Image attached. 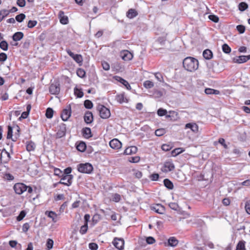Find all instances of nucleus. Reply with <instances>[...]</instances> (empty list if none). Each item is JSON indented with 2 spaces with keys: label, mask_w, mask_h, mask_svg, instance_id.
I'll return each instance as SVG.
<instances>
[{
  "label": "nucleus",
  "mask_w": 250,
  "mask_h": 250,
  "mask_svg": "<svg viewBox=\"0 0 250 250\" xmlns=\"http://www.w3.org/2000/svg\"><path fill=\"white\" fill-rule=\"evenodd\" d=\"M183 66L187 70L192 72L197 69L199 66L198 61L194 58L188 57L183 62Z\"/></svg>",
  "instance_id": "f257e3e1"
},
{
  "label": "nucleus",
  "mask_w": 250,
  "mask_h": 250,
  "mask_svg": "<svg viewBox=\"0 0 250 250\" xmlns=\"http://www.w3.org/2000/svg\"><path fill=\"white\" fill-rule=\"evenodd\" d=\"M14 189L15 192L19 195L21 194L25 191H27L29 193H31L33 191L32 187L21 183L15 184L14 186Z\"/></svg>",
  "instance_id": "f03ea898"
},
{
  "label": "nucleus",
  "mask_w": 250,
  "mask_h": 250,
  "mask_svg": "<svg viewBox=\"0 0 250 250\" xmlns=\"http://www.w3.org/2000/svg\"><path fill=\"white\" fill-rule=\"evenodd\" d=\"M77 169L80 172L89 174L92 171L93 167L88 163L80 164L77 166Z\"/></svg>",
  "instance_id": "7ed1b4c3"
},
{
  "label": "nucleus",
  "mask_w": 250,
  "mask_h": 250,
  "mask_svg": "<svg viewBox=\"0 0 250 250\" xmlns=\"http://www.w3.org/2000/svg\"><path fill=\"white\" fill-rule=\"evenodd\" d=\"M98 109L100 117L103 119H107L110 116V111L109 109L103 105H99Z\"/></svg>",
  "instance_id": "20e7f679"
},
{
  "label": "nucleus",
  "mask_w": 250,
  "mask_h": 250,
  "mask_svg": "<svg viewBox=\"0 0 250 250\" xmlns=\"http://www.w3.org/2000/svg\"><path fill=\"white\" fill-rule=\"evenodd\" d=\"M73 176L72 175H62V178L58 184H62L67 186H69L71 185L72 179Z\"/></svg>",
  "instance_id": "39448f33"
},
{
  "label": "nucleus",
  "mask_w": 250,
  "mask_h": 250,
  "mask_svg": "<svg viewBox=\"0 0 250 250\" xmlns=\"http://www.w3.org/2000/svg\"><path fill=\"white\" fill-rule=\"evenodd\" d=\"M66 134V125L63 124H61L58 128L57 132L56 134V138H61L65 135Z\"/></svg>",
  "instance_id": "423d86ee"
},
{
  "label": "nucleus",
  "mask_w": 250,
  "mask_h": 250,
  "mask_svg": "<svg viewBox=\"0 0 250 250\" xmlns=\"http://www.w3.org/2000/svg\"><path fill=\"white\" fill-rule=\"evenodd\" d=\"M175 168V166L171 161L166 162L161 168V170L165 173L172 171Z\"/></svg>",
  "instance_id": "0eeeda50"
},
{
  "label": "nucleus",
  "mask_w": 250,
  "mask_h": 250,
  "mask_svg": "<svg viewBox=\"0 0 250 250\" xmlns=\"http://www.w3.org/2000/svg\"><path fill=\"white\" fill-rule=\"evenodd\" d=\"M71 114V107L70 104L64 109L61 114V118L64 121H66L70 118Z\"/></svg>",
  "instance_id": "6e6552de"
},
{
  "label": "nucleus",
  "mask_w": 250,
  "mask_h": 250,
  "mask_svg": "<svg viewBox=\"0 0 250 250\" xmlns=\"http://www.w3.org/2000/svg\"><path fill=\"white\" fill-rule=\"evenodd\" d=\"M60 84L58 82L52 83L49 87V92L52 94L57 95L60 93Z\"/></svg>",
  "instance_id": "1a4fd4ad"
},
{
  "label": "nucleus",
  "mask_w": 250,
  "mask_h": 250,
  "mask_svg": "<svg viewBox=\"0 0 250 250\" xmlns=\"http://www.w3.org/2000/svg\"><path fill=\"white\" fill-rule=\"evenodd\" d=\"M113 245L119 250H122L124 246V240L122 238H115L112 242Z\"/></svg>",
  "instance_id": "9d476101"
},
{
  "label": "nucleus",
  "mask_w": 250,
  "mask_h": 250,
  "mask_svg": "<svg viewBox=\"0 0 250 250\" xmlns=\"http://www.w3.org/2000/svg\"><path fill=\"white\" fill-rule=\"evenodd\" d=\"M10 159L11 156L10 153L8 152L7 151H6L5 149L3 150L0 154V159L1 162L6 164L9 161Z\"/></svg>",
  "instance_id": "9b49d317"
},
{
  "label": "nucleus",
  "mask_w": 250,
  "mask_h": 250,
  "mask_svg": "<svg viewBox=\"0 0 250 250\" xmlns=\"http://www.w3.org/2000/svg\"><path fill=\"white\" fill-rule=\"evenodd\" d=\"M68 54L72 57L77 63H82L83 62V58L81 55L75 54L70 50H67Z\"/></svg>",
  "instance_id": "f8f14e48"
},
{
  "label": "nucleus",
  "mask_w": 250,
  "mask_h": 250,
  "mask_svg": "<svg viewBox=\"0 0 250 250\" xmlns=\"http://www.w3.org/2000/svg\"><path fill=\"white\" fill-rule=\"evenodd\" d=\"M109 146L113 149H118L122 147V143L117 139H114L110 141Z\"/></svg>",
  "instance_id": "ddd939ff"
},
{
  "label": "nucleus",
  "mask_w": 250,
  "mask_h": 250,
  "mask_svg": "<svg viewBox=\"0 0 250 250\" xmlns=\"http://www.w3.org/2000/svg\"><path fill=\"white\" fill-rule=\"evenodd\" d=\"M121 56L123 60L125 61L131 60L133 58L132 54L127 50H124L121 53Z\"/></svg>",
  "instance_id": "4468645a"
},
{
  "label": "nucleus",
  "mask_w": 250,
  "mask_h": 250,
  "mask_svg": "<svg viewBox=\"0 0 250 250\" xmlns=\"http://www.w3.org/2000/svg\"><path fill=\"white\" fill-rule=\"evenodd\" d=\"M58 17L62 24H66L68 23V18L67 16L64 15V13L62 11L59 12Z\"/></svg>",
  "instance_id": "2eb2a0df"
},
{
  "label": "nucleus",
  "mask_w": 250,
  "mask_h": 250,
  "mask_svg": "<svg viewBox=\"0 0 250 250\" xmlns=\"http://www.w3.org/2000/svg\"><path fill=\"white\" fill-rule=\"evenodd\" d=\"M84 121L87 124L91 123L93 121V117L92 112L86 111L84 116Z\"/></svg>",
  "instance_id": "dca6fc26"
},
{
  "label": "nucleus",
  "mask_w": 250,
  "mask_h": 250,
  "mask_svg": "<svg viewBox=\"0 0 250 250\" xmlns=\"http://www.w3.org/2000/svg\"><path fill=\"white\" fill-rule=\"evenodd\" d=\"M185 128H189L193 132H197L198 131V126L195 123H188L185 125Z\"/></svg>",
  "instance_id": "f3484780"
},
{
  "label": "nucleus",
  "mask_w": 250,
  "mask_h": 250,
  "mask_svg": "<svg viewBox=\"0 0 250 250\" xmlns=\"http://www.w3.org/2000/svg\"><path fill=\"white\" fill-rule=\"evenodd\" d=\"M151 209L159 214H162L165 210L164 207L159 204H157L152 207Z\"/></svg>",
  "instance_id": "a211bd4d"
},
{
  "label": "nucleus",
  "mask_w": 250,
  "mask_h": 250,
  "mask_svg": "<svg viewBox=\"0 0 250 250\" xmlns=\"http://www.w3.org/2000/svg\"><path fill=\"white\" fill-rule=\"evenodd\" d=\"M137 151V147L135 146H132L126 148L124 152V154L125 155H131L133 153H135Z\"/></svg>",
  "instance_id": "6ab92c4d"
},
{
  "label": "nucleus",
  "mask_w": 250,
  "mask_h": 250,
  "mask_svg": "<svg viewBox=\"0 0 250 250\" xmlns=\"http://www.w3.org/2000/svg\"><path fill=\"white\" fill-rule=\"evenodd\" d=\"M23 33L22 32H17L12 36V39L15 42H18L21 40L23 37Z\"/></svg>",
  "instance_id": "aec40b11"
},
{
  "label": "nucleus",
  "mask_w": 250,
  "mask_h": 250,
  "mask_svg": "<svg viewBox=\"0 0 250 250\" xmlns=\"http://www.w3.org/2000/svg\"><path fill=\"white\" fill-rule=\"evenodd\" d=\"M77 149L80 152H84L86 148V146L84 142H80L76 144Z\"/></svg>",
  "instance_id": "412c9836"
},
{
  "label": "nucleus",
  "mask_w": 250,
  "mask_h": 250,
  "mask_svg": "<svg viewBox=\"0 0 250 250\" xmlns=\"http://www.w3.org/2000/svg\"><path fill=\"white\" fill-rule=\"evenodd\" d=\"M82 133L83 136L86 139H88L92 136L91 129L89 127H85L83 129Z\"/></svg>",
  "instance_id": "4be33fe9"
},
{
  "label": "nucleus",
  "mask_w": 250,
  "mask_h": 250,
  "mask_svg": "<svg viewBox=\"0 0 250 250\" xmlns=\"http://www.w3.org/2000/svg\"><path fill=\"white\" fill-rule=\"evenodd\" d=\"M45 214L47 215V216L50 218L52 219V221L54 222H56L57 221H58V219H57V214L54 211H46L45 212Z\"/></svg>",
  "instance_id": "5701e85b"
},
{
  "label": "nucleus",
  "mask_w": 250,
  "mask_h": 250,
  "mask_svg": "<svg viewBox=\"0 0 250 250\" xmlns=\"http://www.w3.org/2000/svg\"><path fill=\"white\" fill-rule=\"evenodd\" d=\"M248 61V58L246 56H240L233 59V61L238 63H242L246 62Z\"/></svg>",
  "instance_id": "b1692460"
},
{
  "label": "nucleus",
  "mask_w": 250,
  "mask_h": 250,
  "mask_svg": "<svg viewBox=\"0 0 250 250\" xmlns=\"http://www.w3.org/2000/svg\"><path fill=\"white\" fill-rule=\"evenodd\" d=\"M203 56L206 60H210L213 57L212 51L209 49H206L203 51Z\"/></svg>",
  "instance_id": "393cba45"
},
{
  "label": "nucleus",
  "mask_w": 250,
  "mask_h": 250,
  "mask_svg": "<svg viewBox=\"0 0 250 250\" xmlns=\"http://www.w3.org/2000/svg\"><path fill=\"white\" fill-rule=\"evenodd\" d=\"M116 80L124 84L127 89H131V86L130 84L126 80H124L120 77H116Z\"/></svg>",
  "instance_id": "a878e982"
},
{
  "label": "nucleus",
  "mask_w": 250,
  "mask_h": 250,
  "mask_svg": "<svg viewBox=\"0 0 250 250\" xmlns=\"http://www.w3.org/2000/svg\"><path fill=\"white\" fill-rule=\"evenodd\" d=\"M205 92L206 94L209 95V94H215V95H218L220 93L219 91L217 90H215L212 88H207L205 90Z\"/></svg>",
  "instance_id": "bb28decb"
},
{
  "label": "nucleus",
  "mask_w": 250,
  "mask_h": 250,
  "mask_svg": "<svg viewBox=\"0 0 250 250\" xmlns=\"http://www.w3.org/2000/svg\"><path fill=\"white\" fill-rule=\"evenodd\" d=\"M165 186L169 189H172L173 188V184L171 181L168 179H165L164 180Z\"/></svg>",
  "instance_id": "cd10ccee"
},
{
  "label": "nucleus",
  "mask_w": 250,
  "mask_h": 250,
  "mask_svg": "<svg viewBox=\"0 0 250 250\" xmlns=\"http://www.w3.org/2000/svg\"><path fill=\"white\" fill-rule=\"evenodd\" d=\"M116 99V100L121 104L126 103L127 102V99L125 97L124 94H121L117 95Z\"/></svg>",
  "instance_id": "c85d7f7f"
},
{
  "label": "nucleus",
  "mask_w": 250,
  "mask_h": 250,
  "mask_svg": "<svg viewBox=\"0 0 250 250\" xmlns=\"http://www.w3.org/2000/svg\"><path fill=\"white\" fill-rule=\"evenodd\" d=\"M137 15V12L134 9H129L127 12L126 16L130 19H132Z\"/></svg>",
  "instance_id": "c756f323"
},
{
  "label": "nucleus",
  "mask_w": 250,
  "mask_h": 250,
  "mask_svg": "<svg viewBox=\"0 0 250 250\" xmlns=\"http://www.w3.org/2000/svg\"><path fill=\"white\" fill-rule=\"evenodd\" d=\"M178 240L174 237H171L168 240V245L171 247H175L178 244Z\"/></svg>",
  "instance_id": "7c9ffc66"
},
{
  "label": "nucleus",
  "mask_w": 250,
  "mask_h": 250,
  "mask_svg": "<svg viewBox=\"0 0 250 250\" xmlns=\"http://www.w3.org/2000/svg\"><path fill=\"white\" fill-rule=\"evenodd\" d=\"M12 133H13V129L11 126L9 125L8 126V132H7V139H11L13 141H16V138L15 139L12 138Z\"/></svg>",
  "instance_id": "2f4dec72"
},
{
  "label": "nucleus",
  "mask_w": 250,
  "mask_h": 250,
  "mask_svg": "<svg viewBox=\"0 0 250 250\" xmlns=\"http://www.w3.org/2000/svg\"><path fill=\"white\" fill-rule=\"evenodd\" d=\"M74 91L75 95L78 98H82L83 96L82 90L76 87L74 88Z\"/></svg>",
  "instance_id": "473e14b6"
},
{
  "label": "nucleus",
  "mask_w": 250,
  "mask_h": 250,
  "mask_svg": "<svg viewBox=\"0 0 250 250\" xmlns=\"http://www.w3.org/2000/svg\"><path fill=\"white\" fill-rule=\"evenodd\" d=\"M0 48L3 51H7L8 49V44L6 41H2L0 42Z\"/></svg>",
  "instance_id": "72a5a7b5"
},
{
  "label": "nucleus",
  "mask_w": 250,
  "mask_h": 250,
  "mask_svg": "<svg viewBox=\"0 0 250 250\" xmlns=\"http://www.w3.org/2000/svg\"><path fill=\"white\" fill-rule=\"evenodd\" d=\"M245 242L244 241H240L237 245L236 250H246Z\"/></svg>",
  "instance_id": "f704fd0d"
},
{
  "label": "nucleus",
  "mask_w": 250,
  "mask_h": 250,
  "mask_svg": "<svg viewBox=\"0 0 250 250\" xmlns=\"http://www.w3.org/2000/svg\"><path fill=\"white\" fill-rule=\"evenodd\" d=\"M143 85L146 88H151L154 86V83L150 81H146L144 82Z\"/></svg>",
  "instance_id": "c9c22d12"
},
{
  "label": "nucleus",
  "mask_w": 250,
  "mask_h": 250,
  "mask_svg": "<svg viewBox=\"0 0 250 250\" xmlns=\"http://www.w3.org/2000/svg\"><path fill=\"white\" fill-rule=\"evenodd\" d=\"M222 48L223 51L226 54H229L231 52L230 47L226 43L222 45Z\"/></svg>",
  "instance_id": "e433bc0d"
},
{
  "label": "nucleus",
  "mask_w": 250,
  "mask_h": 250,
  "mask_svg": "<svg viewBox=\"0 0 250 250\" xmlns=\"http://www.w3.org/2000/svg\"><path fill=\"white\" fill-rule=\"evenodd\" d=\"M35 145L33 142H29L26 145V149L28 151H31L35 149Z\"/></svg>",
  "instance_id": "4c0bfd02"
},
{
  "label": "nucleus",
  "mask_w": 250,
  "mask_h": 250,
  "mask_svg": "<svg viewBox=\"0 0 250 250\" xmlns=\"http://www.w3.org/2000/svg\"><path fill=\"white\" fill-rule=\"evenodd\" d=\"M166 133V131L164 128H159L156 130L155 134L157 136H161Z\"/></svg>",
  "instance_id": "58836bf2"
},
{
  "label": "nucleus",
  "mask_w": 250,
  "mask_h": 250,
  "mask_svg": "<svg viewBox=\"0 0 250 250\" xmlns=\"http://www.w3.org/2000/svg\"><path fill=\"white\" fill-rule=\"evenodd\" d=\"M9 11L7 10H2L0 11V19L1 21L9 14Z\"/></svg>",
  "instance_id": "ea45409f"
},
{
  "label": "nucleus",
  "mask_w": 250,
  "mask_h": 250,
  "mask_svg": "<svg viewBox=\"0 0 250 250\" xmlns=\"http://www.w3.org/2000/svg\"><path fill=\"white\" fill-rule=\"evenodd\" d=\"M88 229V224H84L83 225L80 229V233L83 235L87 231Z\"/></svg>",
  "instance_id": "a19ab883"
},
{
  "label": "nucleus",
  "mask_w": 250,
  "mask_h": 250,
  "mask_svg": "<svg viewBox=\"0 0 250 250\" xmlns=\"http://www.w3.org/2000/svg\"><path fill=\"white\" fill-rule=\"evenodd\" d=\"M53 109L51 108H48L46 111V113H45L46 117L48 119H50L53 117Z\"/></svg>",
  "instance_id": "79ce46f5"
},
{
  "label": "nucleus",
  "mask_w": 250,
  "mask_h": 250,
  "mask_svg": "<svg viewBox=\"0 0 250 250\" xmlns=\"http://www.w3.org/2000/svg\"><path fill=\"white\" fill-rule=\"evenodd\" d=\"M25 18V15L24 14H20L19 15H18L16 16L15 19L16 20L19 22H22L23 20Z\"/></svg>",
  "instance_id": "37998d69"
},
{
  "label": "nucleus",
  "mask_w": 250,
  "mask_h": 250,
  "mask_svg": "<svg viewBox=\"0 0 250 250\" xmlns=\"http://www.w3.org/2000/svg\"><path fill=\"white\" fill-rule=\"evenodd\" d=\"M84 105L86 108L91 109L93 107V103L89 100H86L84 102Z\"/></svg>",
  "instance_id": "c03bdc74"
},
{
  "label": "nucleus",
  "mask_w": 250,
  "mask_h": 250,
  "mask_svg": "<svg viewBox=\"0 0 250 250\" xmlns=\"http://www.w3.org/2000/svg\"><path fill=\"white\" fill-rule=\"evenodd\" d=\"M77 74L80 78H83L85 75V71L82 68H79L77 70Z\"/></svg>",
  "instance_id": "a18cd8bd"
},
{
  "label": "nucleus",
  "mask_w": 250,
  "mask_h": 250,
  "mask_svg": "<svg viewBox=\"0 0 250 250\" xmlns=\"http://www.w3.org/2000/svg\"><path fill=\"white\" fill-rule=\"evenodd\" d=\"M248 7V4L244 2H242L239 4V9L241 11H245Z\"/></svg>",
  "instance_id": "49530a36"
},
{
  "label": "nucleus",
  "mask_w": 250,
  "mask_h": 250,
  "mask_svg": "<svg viewBox=\"0 0 250 250\" xmlns=\"http://www.w3.org/2000/svg\"><path fill=\"white\" fill-rule=\"evenodd\" d=\"M112 199L113 201L118 202L121 200V195L118 193L113 194L112 195Z\"/></svg>",
  "instance_id": "de8ad7c7"
},
{
  "label": "nucleus",
  "mask_w": 250,
  "mask_h": 250,
  "mask_svg": "<svg viewBox=\"0 0 250 250\" xmlns=\"http://www.w3.org/2000/svg\"><path fill=\"white\" fill-rule=\"evenodd\" d=\"M26 213L24 210H22L20 213L19 215L17 217V220L18 221L22 220L23 218L25 216Z\"/></svg>",
  "instance_id": "09e8293b"
},
{
  "label": "nucleus",
  "mask_w": 250,
  "mask_h": 250,
  "mask_svg": "<svg viewBox=\"0 0 250 250\" xmlns=\"http://www.w3.org/2000/svg\"><path fill=\"white\" fill-rule=\"evenodd\" d=\"M208 19L214 22H218L219 21V18L214 15H209Z\"/></svg>",
  "instance_id": "8fccbe9b"
},
{
  "label": "nucleus",
  "mask_w": 250,
  "mask_h": 250,
  "mask_svg": "<svg viewBox=\"0 0 250 250\" xmlns=\"http://www.w3.org/2000/svg\"><path fill=\"white\" fill-rule=\"evenodd\" d=\"M167 113V111L163 108H159L157 111V114L160 116L166 115Z\"/></svg>",
  "instance_id": "3c124183"
},
{
  "label": "nucleus",
  "mask_w": 250,
  "mask_h": 250,
  "mask_svg": "<svg viewBox=\"0 0 250 250\" xmlns=\"http://www.w3.org/2000/svg\"><path fill=\"white\" fill-rule=\"evenodd\" d=\"M37 23V21H36L30 20V21H29L28 22L27 26L28 28H32L34 27V26H35L36 25Z\"/></svg>",
  "instance_id": "603ef678"
},
{
  "label": "nucleus",
  "mask_w": 250,
  "mask_h": 250,
  "mask_svg": "<svg viewBox=\"0 0 250 250\" xmlns=\"http://www.w3.org/2000/svg\"><path fill=\"white\" fill-rule=\"evenodd\" d=\"M236 29L240 34L244 33L245 31V27L243 25H238L236 26Z\"/></svg>",
  "instance_id": "864d4df0"
},
{
  "label": "nucleus",
  "mask_w": 250,
  "mask_h": 250,
  "mask_svg": "<svg viewBox=\"0 0 250 250\" xmlns=\"http://www.w3.org/2000/svg\"><path fill=\"white\" fill-rule=\"evenodd\" d=\"M169 208L174 210H178L179 208V206L178 204L176 203H170L168 205Z\"/></svg>",
  "instance_id": "5fc2aeb1"
},
{
  "label": "nucleus",
  "mask_w": 250,
  "mask_h": 250,
  "mask_svg": "<svg viewBox=\"0 0 250 250\" xmlns=\"http://www.w3.org/2000/svg\"><path fill=\"white\" fill-rule=\"evenodd\" d=\"M54 242L51 239H48L47 241L46 246L47 248L50 250L53 248Z\"/></svg>",
  "instance_id": "6e6d98bb"
},
{
  "label": "nucleus",
  "mask_w": 250,
  "mask_h": 250,
  "mask_svg": "<svg viewBox=\"0 0 250 250\" xmlns=\"http://www.w3.org/2000/svg\"><path fill=\"white\" fill-rule=\"evenodd\" d=\"M102 65L103 68L106 71H107V70H109V69H110V65H109V63L106 62H102Z\"/></svg>",
  "instance_id": "4d7b16f0"
},
{
  "label": "nucleus",
  "mask_w": 250,
  "mask_h": 250,
  "mask_svg": "<svg viewBox=\"0 0 250 250\" xmlns=\"http://www.w3.org/2000/svg\"><path fill=\"white\" fill-rule=\"evenodd\" d=\"M7 58V56L5 53H0V62H3L6 60Z\"/></svg>",
  "instance_id": "13d9d810"
},
{
  "label": "nucleus",
  "mask_w": 250,
  "mask_h": 250,
  "mask_svg": "<svg viewBox=\"0 0 250 250\" xmlns=\"http://www.w3.org/2000/svg\"><path fill=\"white\" fill-rule=\"evenodd\" d=\"M54 173L55 175L60 177H62V171L59 168H54Z\"/></svg>",
  "instance_id": "bf43d9fd"
},
{
  "label": "nucleus",
  "mask_w": 250,
  "mask_h": 250,
  "mask_svg": "<svg viewBox=\"0 0 250 250\" xmlns=\"http://www.w3.org/2000/svg\"><path fill=\"white\" fill-rule=\"evenodd\" d=\"M89 248L91 250H96L98 246L97 244L95 243H91L89 244Z\"/></svg>",
  "instance_id": "052dcab7"
},
{
  "label": "nucleus",
  "mask_w": 250,
  "mask_h": 250,
  "mask_svg": "<svg viewBox=\"0 0 250 250\" xmlns=\"http://www.w3.org/2000/svg\"><path fill=\"white\" fill-rule=\"evenodd\" d=\"M159 175L157 173H154V174H151L150 176V178L151 179V180L152 181H154L158 180V179H159Z\"/></svg>",
  "instance_id": "680f3d73"
},
{
  "label": "nucleus",
  "mask_w": 250,
  "mask_h": 250,
  "mask_svg": "<svg viewBox=\"0 0 250 250\" xmlns=\"http://www.w3.org/2000/svg\"><path fill=\"white\" fill-rule=\"evenodd\" d=\"M146 241L148 244H152L155 242V240L153 237L149 236L146 238Z\"/></svg>",
  "instance_id": "e2e57ef3"
},
{
  "label": "nucleus",
  "mask_w": 250,
  "mask_h": 250,
  "mask_svg": "<svg viewBox=\"0 0 250 250\" xmlns=\"http://www.w3.org/2000/svg\"><path fill=\"white\" fill-rule=\"evenodd\" d=\"M155 77L156 79L159 82H163V77L161 74L159 73H156L155 74Z\"/></svg>",
  "instance_id": "0e129e2a"
},
{
  "label": "nucleus",
  "mask_w": 250,
  "mask_h": 250,
  "mask_svg": "<svg viewBox=\"0 0 250 250\" xmlns=\"http://www.w3.org/2000/svg\"><path fill=\"white\" fill-rule=\"evenodd\" d=\"M183 151L182 148H175L172 151V154H175V155H178Z\"/></svg>",
  "instance_id": "69168bd1"
},
{
  "label": "nucleus",
  "mask_w": 250,
  "mask_h": 250,
  "mask_svg": "<svg viewBox=\"0 0 250 250\" xmlns=\"http://www.w3.org/2000/svg\"><path fill=\"white\" fill-rule=\"evenodd\" d=\"M162 149L164 151H167L171 149V146L168 145L164 144L162 146Z\"/></svg>",
  "instance_id": "338daca9"
},
{
  "label": "nucleus",
  "mask_w": 250,
  "mask_h": 250,
  "mask_svg": "<svg viewBox=\"0 0 250 250\" xmlns=\"http://www.w3.org/2000/svg\"><path fill=\"white\" fill-rule=\"evenodd\" d=\"M245 209L247 212L250 214V202L246 203L245 205Z\"/></svg>",
  "instance_id": "774afa93"
}]
</instances>
